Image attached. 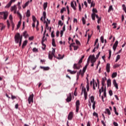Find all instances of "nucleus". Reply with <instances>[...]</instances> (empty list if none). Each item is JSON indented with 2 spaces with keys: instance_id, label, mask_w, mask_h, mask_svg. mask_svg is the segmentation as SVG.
Masks as SVG:
<instances>
[{
  "instance_id": "bb28decb",
  "label": "nucleus",
  "mask_w": 126,
  "mask_h": 126,
  "mask_svg": "<svg viewBox=\"0 0 126 126\" xmlns=\"http://www.w3.org/2000/svg\"><path fill=\"white\" fill-rule=\"evenodd\" d=\"M52 45L53 46V47H56V41H55L54 38L52 39Z\"/></svg>"
},
{
  "instance_id": "0eeeda50",
  "label": "nucleus",
  "mask_w": 126,
  "mask_h": 126,
  "mask_svg": "<svg viewBox=\"0 0 126 126\" xmlns=\"http://www.w3.org/2000/svg\"><path fill=\"white\" fill-rule=\"evenodd\" d=\"M72 99V96L71 95V93H69L66 99V101L67 103H69V102L71 101Z\"/></svg>"
},
{
  "instance_id": "f704fd0d",
  "label": "nucleus",
  "mask_w": 126,
  "mask_h": 126,
  "mask_svg": "<svg viewBox=\"0 0 126 126\" xmlns=\"http://www.w3.org/2000/svg\"><path fill=\"white\" fill-rule=\"evenodd\" d=\"M120 59H121V56H120V55H117L115 62L117 63V62H118Z\"/></svg>"
},
{
  "instance_id": "2f4dec72",
  "label": "nucleus",
  "mask_w": 126,
  "mask_h": 126,
  "mask_svg": "<svg viewBox=\"0 0 126 126\" xmlns=\"http://www.w3.org/2000/svg\"><path fill=\"white\" fill-rule=\"evenodd\" d=\"M114 110L115 115H117V116H118L119 113H118V112H117V108H116V107H115V106H114Z\"/></svg>"
},
{
  "instance_id": "7ed1b4c3",
  "label": "nucleus",
  "mask_w": 126,
  "mask_h": 126,
  "mask_svg": "<svg viewBox=\"0 0 126 126\" xmlns=\"http://www.w3.org/2000/svg\"><path fill=\"white\" fill-rule=\"evenodd\" d=\"M56 53V50L53 49L52 52H50L48 55L49 59L52 60L53 56L55 57V53Z\"/></svg>"
},
{
  "instance_id": "a19ab883",
  "label": "nucleus",
  "mask_w": 126,
  "mask_h": 126,
  "mask_svg": "<svg viewBox=\"0 0 126 126\" xmlns=\"http://www.w3.org/2000/svg\"><path fill=\"white\" fill-rule=\"evenodd\" d=\"M11 5V4L10 3V2H9L6 6H5V8H8L9 7H10V6Z\"/></svg>"
},
{
  "instance_id": "39448f33",
  "label": "nucleus",
  "mask_w": 126,
  "mask_h": 126,
  "mask_svg": "<svg viewBox=\"0 0 126 126\" xmlns=\"http://www.w3.org/2000/svg\"><path fill=\"white\" fill-rule=\"evenodd\" d=\"M0 15H3V18L4 20H6L7 18V16H8V12H0Z\"/></svg>"
},
{
  "instance_id": "69168bd1",
  "label": "nucleus",
  "mask_w": 126,
  "mask_h": 126,
  "mask_svg": "<svg viewBox=\"0 0 126 126\" xmlns=\"http://www.w3.org/2000/svg\"><path fill=\"white\" fill-rule=\"evenodd\" d=\"M77 90V88H76L75 90V92L74 93V95L75 96H76L77 95V93L76 92V90Z\"/></svg>"
},
{
  "instance_id": "423d86ee",
  "label": "nucleus",
  "mask_w": 126,
  "mask_h": 126,
  "mask_svg": "<svg viewBox=\"0 0 126 126\" xmlns=\"http://www.w3.org/2000/svg\"><path fill=\"white\" fill-rule=\"evenodd\" d=\"M106 80H107V78L106 77L102 78L101 84L102 86L101 87V89H102V91H103V88H104V87H106V85L105 84V82H106Z\"/></svg>"
},
{
  "instance_id": "2eb2a0df",
  "label": "nucleus",
  "mask_w": 126,
  "mask_h": 126,
  "mask_svg": "<svg viewBox=\"0 0 126 126\" xmlns=\"http://www.w3.org/2000/svg\"><path fill=\"white\" fill-rule=\"evenodd\" d=\"M40 68H41V69H43L44 70H49V69H50L49 67H44V66H40Z\"/></svg>"
},
{
  "instance_id": "20e7f679",
  "label": "nucleus",
  "mask_w": 126,
  "mask_h": 126,
  "mask_svg": "<svg viewBox=\"0 0 126 126\" xmlns=\"http://www.w3.org/2000/svg\"><path fill=\"white\" fill-rule=\"evenodd\" d=\"M33 98H34V94H32L30 95V96L28 98L29 104H31V103H33L34 102L33 99Z\"/></svg>"
},
{
  "instance_id": "a878e982",
  "label": "nucleus",
  "mask_w": 126,
  "mask_h": 126,
  "mask_svg": "<svg viewBox=\"0 0 126 126\" xmlns=\"http://www.w3.org/2000/svg\"><path fill=\"white\" fill-rule=\"evenodd\" d=\"M107 82V86L108 87L109 86H111V79H108Z\"/></svg>"
},
{
  "instance_id": "6e6552de",
  "label": "nucleus",
  "mask_w": 126,
  "mask_h": 126,
  "mask_svg": "<svg viewBox=\"0 0 126 126\" xmlns=\"http://www.w3.org/2000/svg\"><path fill=\"white\" fill-rule=\"evenodd\" d=\"M73 118V112H70L68 115V120L71 121Z\"/></svg>"
},
{
  "instance_id": "58836bf2",
  "label": "nucleus",
  "mask_w": 126,
  "mask_h": 126,
  "mask_svg": "<svg viewBox=\"0 0 126 126\" xmlns=\"http://www.w3.org/2000/svg\"><path fill=\"white\" fill-rule=\"evenodd\" d=\"M96 59H91V63H96Z\"/></svg>"
},
{
  "instance_id": "4be33fe9",
  "label": "nucleus",
  "mask_w": 126,
  "mask_h": 126,
  "mask_svg": "<svg viewBox=\"0 0 126 126\" xmlns=\"http://www.w3.org/2000/svg\"><path fill=\"white\" fill-rule=\"evenodd\" d=\"M117 75H118V73L117 72L113 73L112 75V78H115V77H117Z\"/></svg>"
},
{
  "instance_id": "e2e57ef3",
  "label": "nucleus",
  "mask_w": 126,
  "mask_h": 126,
  "mask_svg": "<svg viewBox=\"0 0 126 126\" xmlns=\"http://www.w3.org/2000/svg\"><path fill=\"white\" fill-rule=\"evenodd\" d=\"M73 47H74V51H76L77 50V49H78V46H74Z\"/></svg>"
},
{
  "instance_id": "f257e3e1",
  "label": "nucleus",
  "mask_w": 126,
  "mask_h": 126,
  "mask_svg": "<svg viewBox=\"0 0 126 126\" xmlns=\"http://www.w3.org/2000/svg\"><path fill=\"white\" fill-rule=\"evenodd\" d=\"M15 42L16 44L19 43V46L20 47L22 43V35H20V33H17L15 36Z\"/></svg>"
},
{
  "instance_id": "774afa93",
  "label": "nucleus",
  "mask_w": 126,
  "mask_h": 126,
  "mask_svg": "<svg viewBox=\"0 0 126 126\" xmlns=\"http://www.w3.org/2000/svg\"><path fill=\"white\" fill-rule=\"evenodd\" d=\"M113 125L114 126H119V124H118V123L117 122H113Z\"/></svg>"
},
{
  "instance_id": "5fc2aeb1",
  "label": "nucleus",
  "mask_w": 126,
  "mask_h": 126,
  "mask_svg": "<svg viewBox=\"0 0 126 126\" xmlns=\"http://www.w3.org/2000/svg\"><path fill=\"white\" fill-rule=\"evenodd\" d=\"M100 40H101V43H104V36H101L100 37Z\"/></svg>"
},
{
  "instance_id": "09e8293b",
  "label": "nucleus",
  "mask_w": 126,
  "mask_h": 126,
  "mask_svg": "<svg viewBox=\"0 0 126 126\" xmlns=\"http://www.w3.org/2000/svg\"><path fill=\"white\" fill-rule=\"evenodd\" d=\"M41 44L43 46L42 47L43 50H45V49H46V44H44V42H41Z\"/></svg>"
},
{
  "instance_id": "b1692460",
  "label": "nucleus",
  "mask_w": 126,
  "mask_h": 126,
  "mask_svg": "<svg viewBox=\"0 0 126 126\" xmlns=\"http://www.w3.org/2000/svg\"><path fill=\"white\" fill-rule=\"evenodd\" d=\"M30 10H28L27 12V14H26V16L27 17H30Z\"/></svg>"
},
{
  "instance_id": "4c0bfd02",
  "label": "nucleus",
  "mask_w": 126,
  "mask_h": 126,
  "mask_svg": "<svg viewBox=\"0 0 126 126\" xmlns=\"http://www.w3.org/2000/svg\"><path fill=\"white\" fill-rule=\"evenodd\" d=\"M94 98L93 96H91V101L92 103H94V102H96L94 101Z\"/></svg>"
},
{
  "instance_id": "052dcab7",
  "label": "nucleus",
  "mask_w": 126,
  "mask_h": 126,
  "mask_svg": "<svg viewBox=\"0 0 126 126\" xmlns=\"http://www.w3.org/2000/svg\"><path fill=\"white\" fill-rule=\"evenodd\" d=\"M109 94L110 96H112L113 95V91L112 90H110L109 91Z\"/></svg>"
},
{
  "instance_id": "9b49d317",
  "label": "nucleus",
  "mask_w": 126,
  "mask_h": 126,
  "mask_svg": "<svg viewBox=\"0 0 126 126\" xmlns=\"http://www.w3.org/2000/svg\"><path fill=\"white\" fill-rule=\"evenodd\" d=\"M84 94L85 100H87L88 94H87V92H86V88H85L84 89Z\"/></svg>"
},
{
  "instance_id": "4d7b16f0",
  "label": "nucleus",
  "mask_w": 126,
  "mask_h": 126,
  "mask_svg": "<svg viewBox=\"0 0 126 126\" xmlns=\"http://www.w3.org/2000/svg\"><path fill=\"white\" fill-rule=\"evenodd\" d=\"M119 44V41L118 40H116L115 43H114V45L118 47V44Z\"/></svg>"
},
{
  "instance_id": "6e6d98bb",
  "label": "nucleus",
  "mask_w": 126,
  "mask_h": 126,
  "mask_svg": "<svg viewBox=\"0 0 126 126\" xmlns=\"http://www.w3.org/2000/svg\"><path fill=\"white\" fill-rule=\"evenodd\" d=\"M93 13H97L98 11H97V9L94 8L93 9Z\"/></svg>"
},
{
  "instance_id": "3c124183",
  "label": "nucleus",
  "mask_w": 126,
  "mask_h": 126,
  "mask_svg": "<svg viewBox=\"0 0 126 126\" xmlns=\"http://www.w3.org/2000/svg\"><path fill=\"white\" fill-rule=\"evenodd\" d=\"M57 59H58V60H62L63 59V57H62V55L59 54V57H58Z\"/></svg>"
},
{
  "instance_id": "7c9ffc66",
  "label": "nucleus",
  "mask_w": 126,
  "mask_h": 126,
  "mask_svg": "<svg viewBox=\"0 0 126 126\" xmlns=\"http://www.w3.org/2000/svg\"><path fill=\"white\" fill-rule=\"evenodd\" d=\"M17 14L18 15V16H19L20 19L21 20V19H22V16L21 15V14L19 13V11L17 12Z\"/></svg>"
},
{
  "instance_id": "6ab92c4d",
  "label": "nucleus",
  "mask_w": 126,
  "mask_h": 126,
  "mask_svg": "<svg viewBox=\"0 0 126 126\" xmlns=\"http://www.w3.org/2000/svg\"><path fill=\"white\" fill-rule=\"evenodd\" d=\"M67 71L70 72L71 74H75L76 73V71H71V70L68 69Z\"/></svg>"
},
{
  "instance_id": "603ef678",
  "label": "nucleus",
  "mask_w": 126,
  "mask_h": 126,
  "mask_svg": "<svg viewBox=\"0 0 126 126\" xmlns=\"http://www.w3.org/2000/svg\"><path fill=\"white\" fill-rule=\"evenodd\" d=\"M46 40H47V38H45V35H43V37H42V42H44L45 41H46Z\"/></svg>"
},
{
  "instance_id": "37998d69",
  "label": "nucleus",
  "mask_w": 126,
  "mask_h": 126,
  "mask_svg": "<svg viewBox=\"0 0 126 126\" xmlns=\"http://www.w3.org/2000/svg\"><path fill=\"white\" fill-rule=\"evenodd\" d=\"M119 66H121V65L120 64H115L113 67L114 68H116V67H119Z\"/></svg>"
},
{
  "instance_id": "13d9d810",
  "label": "nucleus",
  "mask_w": 126,
  "mask_h": 126,
  "mask_svg": "<svg viewBox=\"0 0 126 126\" xmlns=\"http://www.w3.org/2000/svg\"><path fill=\"white\" fill-rule=\"evenodd\" d=\"M82 22H83V24L85 25V24L86 23L85 22V19L84 18V17H82Z\"/></svg>"
},
{
  "instance_id": "f8f14e48",
  "label": "nucleus",
  "mask_w": 126,
  "mask_h": 126,
  "mask_svg": "<svg viewBox=\"0 0 126 126\" xmlns=\"http://www.w3.org/2000/svg\"><path fill=\"white\" fill-rule=\"evenodd\" d=\"M113 83L115 86V87L116 88V89H119V86H118V84L117 83V81H116V80H114Z\"/></svg>"
},
{
  "instance_id": "5701e85b",
  "label": "nucleus",
  "mask_w": 126,
  "mask_h": 126,
  "mask_svg": "<svg viewBox=\"0 0 126 126\" xmlns=\"http://www.w3.org/2000/svg\"><path fill=\"white\" fill-rule=\"evenodd\" d=\"M112 10H114V8H113V6L110 5L109 6V9L108 10V12H111V11H112Z\"/></svg>"
},
{
  "instance_id": "f03ea898",
  "label": "nucleus",
  "mask_w": 126,
  "mask_h": 126,
  "mask_svg": "<svg viewBox=\"0 0 126 126\" xmlns=\"http://www.w3.org/2000/svg\"><path fill=\"white\" fill-rule=\"evenodd\" d=\"M85 56L84 55H83L81 58L80 59V60L79 61L78 63L77 64L75 63L74 64V68L76 69H79V68H80V66H81V65L80 64V63H82V61H83V59H84V57Z\"/></svg>"
},
{
  "instance_id": "72a5a7b5",
  "label": "nucleus",
  "mask_w": 126,
  "mask_h": 126,
  "mask_svg": "<svg viewBox=\"0 0 126 126\" xmlns=\"http://www.w3.org/2000/svg\"><path fill=\"white\" fill-rule=\"evenodd\" d=\"M111 56H112V50H109V57L108 59L110 60L111 59Z\"/></svg>"
},
{
  "instance_id": "a211bd4d",
  "label": "nucleus",
  "mask_w": 126,
  "mask_h": 126,
  "mask_svg": "<svg viewBox=\"0 0 126 126\" xmlns=\"http://www.w3.org/2000/svg\"><path fill=\"white\" fill-rule=\"evenodd\" d=\"M105 112H104L105 113V114H108V115H109V116H110V115H111V111H110V109H106V110H105Z\"/></svg>"
},
{
  "instance_id": "dca6fc26",
  "label": "nucleus",
  "mask_w": 126,
  "mask_h": 126,
  "mask_svg": "<svg viewBox=\"0 0 126 126\" xmlns=\"http://www.w3.org/2000/svg\"><path fill=\"white\" fill-rule=\"evenodd\" d=\"M71 7L73 8L74 10H76V7H75V6L74 5V3L73 1L71 2Z\"/></svg>"
},
{
  "instance_id": "412c9836",
  "label": "nucleus",
  "mask_w": 126,
  "mask_h": 126,
  "mask_svg": "<svg viewBox=\"0 0 126 126\" xmlns=\"http://www.w3.org/2000/svg\"><path fill=\"white\" fill-rule=\"evenodd\" d=\"M48 7V2H45L43 4V8L44 10H46V9Z\"/></svg>"
},
{
  "instance_id": "bf43d9fd",
  "label": "nucleus",
  "mask_w": 126,
  "mask_h": 126,
  "mask_svg": "<svg viewBox=\"0 0 126 126\" xmlns=\"http://www.w3.org/2000/svg\"><path fill=\"white\" fill-rule=\"evenodd\" d=\"M7 24L8 28H9V27H10V24L9 23V21L7 20Z\"/></svg>"
},
{
  "instance_id": "8fccbe9b",
  "label": "nucleus",
  "mask_w": 126,
  "mask_h": 126,
  "mask_svg": "<svg viewBox=\"0 0 126 126\" xmlns=\"http://www.w3.org/2000/svg\"><path fill=\"white\" fill-rule=\"evenodd\" d=\"M86 88H87V91L88 92L89 91V83H88V82H87Z\"/></svg>"
},
{
  "instance_id": "c756f323",
  "label": "nucleus",
  "mask_w": 126,
  "mask_h": 126,
  "mask_svg": "<svg viewBox=\"0 0 126 126\" xmlns=\"http://www.w3.org/2000/svg\"><path fill=\"white\" fill-rule=\"evenodd\" d=\"M87 66H88V63L85 66V67L83 69V71H84V72H85V71H86V69H87Z\"/></svg>"
},
{
  "instance_id": "864d4df0",
  "label": "nucleus",
  "mask_w": 126,
  "mask_h": 126,
  "mask_svg": "<svg viewBox=\"0 0 126 126\" xmlns=\"http://www.w3.org/2000/svg\"><path fill=\"white\" fill-rule=\"evenodd\" d=\"M112 25H113V26H114L113 28L114 29H116V28H117V23H114L112 24Z\"/></svg>"
},
{
  "instance_id": "473e14b6",
  "label": "nucleus",
  "mask_w": 126,
  "mask_h": 126,
  "mask_svg": "<svg viewBox=\"0 0 126 126\" xmlns=\"http://www.w3.org/2000/svg\"><path fill=\"white\" fill-rule=\"evenodd\" d=\"M44 23L46 24L45 27L46 29H47L48 30H49V25H48V22L45 21Z\"/></svg>"
},
{
  "instance_id": "ddd939ff",
  "label": "nucleus",
  "mask_w": 126,
  "mask_h": 126,
  "mask_svg": "<svg viewBox=\"0 0 126 126\" xmlns=\"http://www.w3.org/2000/svg\"><path fill=\"white\" fill-rule=\"evenodd\" d=\"M106 69L107 72H108V73L110 72V63H107Z\"/></svg>"
},
{
  "instance_id": "680f3d73",
  "label": "nucleus",
  "mask_w": 126,
  "mask_h": 126,
  "mask_svg": "<svg viewBox=\"0 0 126 126\" xmlns=\"http://www.w3.org/2000/svg\"><path fill=\"white\" fill-rule=\"evenodd\" d=\"M11 26L12 30H13L14 29V23H13L12 22H11Z\"/></svg>"
},
{
  "instance_id": "4468645a",
  "label": "nucleus",
  "mask_w": 126,
  "mask_h": 126,
  "mask_svg": "<svg viewBox=\"0 0 126 126\" xmlns=\"http://www.w3.org/2000/svg\"><path fill=\"white\" fill-rule=\"evenodd\" d=\"M15 10H17V7H16V5H14L13 6H12L11 8V11H14Z\"/></svg>"
},
{
  "instance_id": "79ce46f5",
  "label": "nucleus",
  "mask_w": 126,
  "mask_h": 126,
  "mask_svg": "<svg viewBox=\"0 0 126 126\" xmlns=\"http://www.w3.org/2000/svg\"><path fill=\"white\" fill-rule=\"evenodd\" d=\"M58 24L59 25H60V26H62L63 25V22H62L61 20L59 21Z\"/></svg>"
},
{
  "instance_id": "1a4fd4ad",
  "label": "nucleus",
  "mask_w": 126,
  "mask_h": 126,
  "mask_svg": "<svg viewBox=\"0 0 126 126\" xmlns=\"http://www.w3.org/2000/svg\"><path fill=\"white\" fill-rule=\"evenodd\" d=\"M85 73V72H84V71H83V72H82V70H80L79 72L77 73V76H78L77 79H78V77L79 76L80 74H81L82 77H83V75H84Z\"/></svg>"
},
{
  "instance_id": "49530a36",
  "label": "nucleus",
  "mask_w": 126,
  "mask_h": 126,
  "mask_svg": "<svg viewBox=\"0 0 126 126\" xmlns=\"http://www.w3.org/2000/svg\"><path fill=\"white\" fill-rule=\"evenodd\" d=\"M94 117H95L96 118H98V113H96L95 112H94L93 113Z\"/></svg>"
},
{
  "instance_id": "f3484780",
  "label": "nucleus",
  "mask_w": 126,
  "mask_h": 126,
  "mask_svg": "<svg viewBox=\"0 0 126 126\" xmlns=\"http://www.w3.org/2000/svg\"><path fill=\"white\" fill-rule=\"evenodd\" d=\"M28 42V41H27V40H25L23 43V45L22 46V49H24L25 46H26V45H27V43Z\"/></svg>"
},
{
  "instance_id": "e433bc0d",
  "label": "nucleus",
  "mask_w": 126,
  "mask_h": 126,
  "mask_svg": "<svg viewBox=\"0 0 126 126\" xmlns=\"http://www.w3.org/2000/svg\"><path fill=\"white\" fill-rule=\"evenodd\" d=\"M28 4H29V2H27L26 3L24 4V5H23V8H25L26 7V6H27V5H28Z\"/></svg>"
},
{
  "instance_id": "ea45409f",
  "label": "nucleus",
  "mask_w": 126,
  "mask_h": 126,
  "mask_svg": "<svg viewBox=\"0 0 126 126\" xmlns=\"http://www.w3.org/2000/svg\"><path fill=\"white\" fill-rule=\"evenodd\" d=\"M98 48H99V43H98L97 46H96V47H95L93 49V53L95 52V49H98Z\"/></svg>"
},
{
  "instance_id": "c9c22d12",
  "label": "nucleus",
  "mask_w": 126,
  "mask_h": 126,
  "mask_svg": "<svg viewBox=\"0 0 126 126\" xmlns=\"http://www.w3.org/2000/svg\"><path fill=\"white\" fill-rule=\"evenodd\" d=\"M66 10V8L65 7H63L61 10V13L63 14V11H65Z\"/></svg>"
},
{
  "instance_id": "c03bdc74",
  "label": "nucleus",
  "mask_w": 126,
  "mask_h": 126,
  "mask_svg": "<svg viewBox=\"0 0 126 126\" xmlns=\"http://www.w3.org/2000/svg\"><path fill=\"white\" fill-rule=\"evenodd\" d=\"M93 110H95V108L96 107L95 105H96V102H93Z\"/></svg>"
},
{
  "instance_id": "cd10ccee",
  "label": "nucleus",
  "mask_w": 126,
  "mask_h": 126,
  "mask_svg": "<svg viewBox=\"0 0 126 126\" xmlns=\"http://www.w3.org/2000/svg\"><path fill=\"white\" fill-rule=\"evenodd\" d=\"M95 17H96V14L93 13L92 14V18L93 20H95Z\"/></svg>"
},
{
  "instance_id": "c85d7f7f",
  "label": "nucleus",
  "mask_w": 126,
  "mask_h": 126,
  "mask_svg": "<svg viewBox=\"0 0 126 126\" xmlns=\"http://www.w3.org/2000/svg\"><path fill=\"white\" fill-rule=\"evenodd\" d=\"M20 25H21V20L18 22V25H17V29H19V27H20Z\"/></svg>"
},
{
  "instance_id": "a18cd8bd",
  "label": "nucleus",
  "mask_w": 126,
  "mask_h": 126,
  "mask_svg": "<svg viewBox=\"0 0 126 126\" xmlns=\"http://www.w3.org/2000/svg\"><path fill=\"white\" fill-rule=\"evenodd\" d=\"M89 59H96V58H95L94 55H90L89 57Z\"/></svg>"
},
{
  "instance_id": "aec40b11",
  "label": "nucleus",
  "mask_w": 126,
  "mask_h": 126,
  "mask_svg": "<svg viewBox=\"0 0 126 126\" xmlns=\"http://www.w3.org/2000/svg\"><path fill=\"white\" fill-rule=\"evenodd\" d=\"M23 35L24 37H25V38H27V37H28V34H27V31H25L23 32Z\"/></svg>"
},
{
  "instance_id": "9d476101",
  "label": "nucleus",
  "mask_w": 126,
  "mask_h": 126,
  "mask_svg": "<svg viewBox=\"0 0 126 126\" xmlns=\"http://www.w3.org/2000/svg\"><path fill=\"white\" fill-rule=\"evenodd\" d=\"M106 87H105L104 89L103 88V89H101V92H103V96L104 97H107V94L106 93Z\"/></svg>"
},
{
  "instance_id": "338daca9",
  "label": "nucleus",
  "mask_w": 126,
  "mask_h": 126,
  "mask_svg": "<svg viewBox=\"0 0 126 126\" xmlns=\"http://www.w3.org/2000/svg\"><path fill=\"white\" fill-rule=\"evenodd\" d=\"M32 51L33 52H38V49L36 48H33Z\"/></svg>"
},
{
  "instance_id": "de8ad7c7",
  "label": "nucleus",
  "mask_w": 126,
  "mask_h": 126,
  "mask_svg": "<svg viewBox=\"0 0 126 126\" xmlns=\"http://www.w3.org/2000/svg\"><path fill=\"white\" fill-rule=\"evenodd\" d=\"M76 43L78 45V46H80L81 45V44L80 43V42L79 41H78V40L76 39Z\"/></svg>"
},
{
  "instance_id": "393cba45",
  "label": "nucleus",
  "mask_w": 126,
  "mask_h": 126,
  "mask_svg": "<svg viewBox=\"0 0 126 126\" xmlns=\"http://www.w3.org/2000/svg\"><path fill=\"white\" fill-rule=\"evenodd\" d=\"M79 106H80V102L79 100H78L76 102V107H79Z\"/></svg>"
},
{
  "instance_id": "0e129e2a",
  "label": "nucleus",
  "mask_w": 126,
  "mask_h": 126,
  "mask_svg": "<svg viewBox=\"0 0 126 126\" xmlns=\"http://www.w3.org/2000/svg\"><path fill=\"white\" fill-rule=\"evenodd\" d=\"M51 37L52 38H54L55 37V34H54V31L52 32H51Z\"/></svg>"
}]
</instances>
